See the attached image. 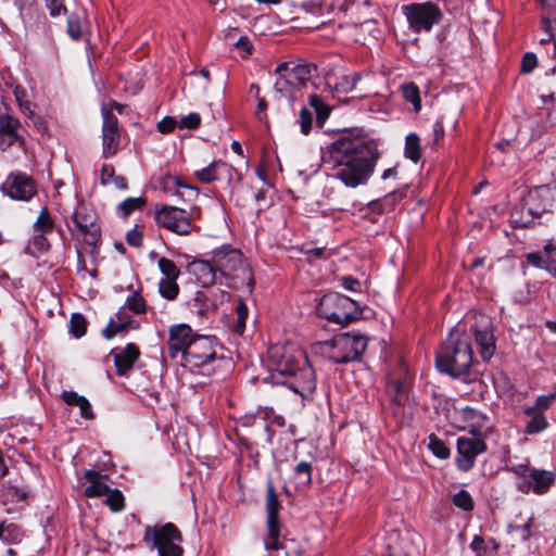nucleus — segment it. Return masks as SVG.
I'll return each mask as SVG.
<instances>
[{"label":"nucleus","mask_w":556,"mask_h":556,"mask_svg":"<svg viewBox=\"0 0 556 556\" xmlns=\"http://www.w3.org/2000/svg\"><path fill=\"white\" fill-rule=\"evenodd\" d=\"M379 157L374 140L342 137L328 148L323 156L324 166L346 187L365 184Z\"/></svg>","instance_id":"f257e3e1"},{"label":"nucleus","mask_w":556,"mask_h":556,"mask_svg":"<svg viewBox=\"0 0 556 556\" xmlns=\"http://www.w3.org/2000/svg\"><path fill=\"white\" fill-rule=\"evenodd\" d=\"M269 357L276 383L287 386L303 399L313 394L315 372L302 349L292 344L274 346L269 350Z\"/></svg>","instance_id":"f03ea898"},{"label":"nucleus","mask_w":556,"mask_h":556,"mask_svg":"<svg viewBox=\"0 0 556 556\" xmlns=\"http://www.w3.org/2000/svg\"><path fill=\"white\" fill-rule=\"evenodd\" d=\"M472 363L470 334L460 327L453 328L437 352V367L452 377H462L469 371Z\"/></svg>","instance_id":"7ed1b4c3"},{"label":"nucleus","mask_w":556,"mask_h":556,"mask_svg":"<svg viewBox=\"0 0 556 556\" xmlns=\"http://www.w3.org/2000/svg\"><path fill=\"white\" fill-rule=\"evenodd\" d=\"M367 346V339L361 333L344 332L331 340L318 342L313 346L316 354L336 364L357 361Z\"/></svg>","instance_id":"20e7f679"},{"label":"nucleus","mask_w":556,"mask_h":556,"mask_svg":"<svg viewBox=\"0 0 556 556\" xmlns=\"http://www.w3.org/2000/svg\"><path fill=\"white\" fill-rule=\"evenodd\" d=\"M555 189L551 185H542L530 190L520 207L511 214L516 226L521 228L529 227L534 218L540 217L545 212H549L553 206Z\"/></svg>","instance_id":"39448f33"},{"label":"nucleus","mask_w":556,"mask_h":556,"mask_svg":"<svg viewBox=\"0 0 556 556\" xmlns=\"http://www.w3.org/2000/svg\"><path fill=\"white\" fill-rule=\"evenodd\" d=\"M316 311L320 317L339 325H346L361 315L356 301L337 292L320 298Z\"/></svg>","instance_id":"423d86ee"},{"label":"nucleus","mask_w":556,"mask_h":556,"mask_svg":"<svg viewBox=\"0 0 556 556\" xmlns=\"http://www.w3.org/2000/svg\"><path fill=\"white\" fill-rule=\"evenodd\" d=\"M201 215V210L192 206L189 211L174 205H162L155 211V220L163 227L179 236H189L195 229L194 220Z\"/></svg>","instance_id":"0eeeda50"},{"label":"nucleus","mask_w":556,"mask_h":556,"mask_svg":"<svg viewBox=\"0 0 556 556\" xmlns=\"http://www.w3.org/2000/svg\"><path fill=\"white\" fill-rule=\"evenodd\" d=\"M275 73V91L281 97L293 99L296 91L311 78L312 67L306 63L283 62L277 66Z\"/></svg>","instance_id":"6e6552de"},{"label":"nucleus","mask_w":556,"mask_h":556,"mask_svg":"<svg viewBox=\"0 0 556 556\" xmlns=\"http://www.w3.org/2000/svg\"><path fill=\"white\" fill-rule=\"evenodd\" d=\"M143 541L150 548H156L159 556H182L181 533L173 523L147 527Z\"/></svg>","instance_id":"1a4fd4ad"},{"label":"nucleus","mask_w":556,"mask_h":556,"mask_svg":"<svg viewBox=\"0 0 556 556\" xmlns=\"http://www.w3.org/2000/svg\"><path fill=\"white\" fill-rule=\"evenodd\" d=\"M216 362L213 342L208 337L199 336L189 344L180 363L191 371L203 375L212 372V365Z\"/></svg>","instance_id":"9d476101"},{"label":"nucleus","mask_w":556,"mask_h":556,"mask_svg":"<svg viewBox=\"0 0 556 556\" xmlns=\"http://www.w3.org/2000/svg\"><path fill=\"white\" fill-rule=\"evenodd\" d=\"M213 263L218 273L231 279H245L249 277V270L239 250L222 248L213 253Z\"/></svg>","instance_id":"9b49d317"},{"label":"nucleus","mask_w":556,"mask_h":556,"mask_svg":"<svg viewBox=\"0 0 556 556\" xmlns=\"http://www.w3.org/2000/svg\"><path fill=\"white\" fill-rule=\"evenodd\" d=\"M486 451L485 441L476 437H459L457 439V456L455 463L460 471L467 472L473 468L476 457Z\"/></svg>","instance_id":"f8f14e48"},{"label":"nucleus","mask_w":556,"mask_h":556,"mask_svg":"<svg viewBox=\"0 0 556 556\" xmlns=\"http://www.w3.org/2000/svg\"><path fill=\"white\" fill-rule=\"evenodd\" d=\"M1 190L9 198L17 201H29L36 193V184L25 173H11L1 186Z\"/></svg>","instance_id":"ddd939ff"},{"label":"nucleus","mask_w":556,"mask_h":556,"mask_svg":"<svg viewBox=\"0 0 556 556\" xmlns=\"http://www.w3.org/2000/svg\"><path fill=\"white\" fill-rule=\"evenodd\" d=\"M102 147L104 157L114 156L119 147L121 132L118 128L117 118L113 115L112 110L108 108L102 109Z\"/></svg>","instance_id":"4468645a"},{"label":"nucleus","mask_w":556,"mask_h":556,"mask_svg":"<svg viewBox=\"0 0 556 556\" xmlns=\"http://www.w3.org/2000/svg\"><path fill=\"white\" fill-rule=\"evenodd\" d=\"M198 337L187 324L172 326L167 343L169 356L173 359L179 358L181 361L189 344Z\"/></svg>","instance_id":"2eb2a0df"},{"label":"nucleus","mask_w":556,"mask_h":556,"mask_svg":"<svg viewBox=\"0 0 556 556\" xmlns=\"http://www.w3.org/2000/svg\"><path fill=\"white\" fill-rule=\"evenodd\" d=\"M462 417L467 422V428L472 437L485 441V439L493 432L494 425L491 418L475 408H463Z\"/></svg>","instance_id":"dca6fc26"},{"label":"nucleus","mask_w":556,"mask_h":556,"mask_svg":"<svg viewBox=\"0 0 556 556\" xmlns=\"http://www.w3.org/2000/svg\"><path fill=\"white\" fill-rule=\"evenodd\" d=\"M73 220L78 231L84 236L85 242L94 245L100 238V227L97 224L94 213L86 207H80L74 213Z\"/></svg>","instance_id":"f3484780"},{"label":"nucleus","mask_w":556,"mask_h":556,"mask_svg":"<svg viewBox=\"0 0 556 556\" xmlns=\"http://www.w3.org/2000/svg\"><path fill=\"white\" fill-rule=\"evenodd\" d=\"M309 105L311 108H302V110L300 111L299 122L301 126V131L304 135H307L312 128L313 111H315L317 115V122L319 124H323L330 113V108L317 94H312L309 97Z\"/></svg>","instance_id":"a211bd4d"},{"label":"nucleus","mask_w":556,"mask_h":556,"mask_svg":"<svg viewBox=\"0 0 556 556\" xmlns=\"http://www.w3.org/2000/svg\"><path fill=\"white\" fill-rule=\"evenodd\" d=\"M554 481L555 476L552 471L534 468L531 470V473H529V480H525L518 484V490L523 493H528L532 490L536 494H543L547 492Z\"/></svg>","instance_id":"6ab92c4d"},{"label":"nucleus","mask_w":556,"mask_h":556,"mask_svg":"<svg viewBox=\"0 0 556 556\" xmlns=\"http://www.w3.org/2000/svg\"><path fill=\"white\" fill-rule=\"evenodd\" d=\"M268 534L264 540V545L267 551H283L285 556H292L289 551L288 541L281 538V523L278 517L267 518Z\"/></svg>","instance_id":"aec40b11"},{"label":"nucleus","mask_w":556,"mask_h":556,"mask_svg":"<svg viewBox=\"0 0 556 556\" xmlns=\"http://www.w3.org/2000/svg\"><path fill=\"white\" fill-rule=\"evenodd\" d=\"M112 354L117 375L125 376L132 368L135 362L140 355V352L137 345L128 343L124 349L114 350Z\"/></svg>","instance_id":"412c9836"},{"label":"nucleus","mask_w":556,"mask_h":556,"mask_svg":"<svg viewBox=\"0 0 556 556\" xmlns=\"http://www.w3.org/2000/svg\"><path fill=\"white\" fill-rule=\"evenodd\" d=\"M475 339L483 361H489L495 352V339L489 325L475 328Z\"/></svg>","instance_id":"4be33fe9"},{"label":"nucleus","mask_w":556,"mask_h":556,"mask_svg":"<svg viewBox=\"0 0 556 556\" xmlns=\"http://www.w3.org/2000/svg\"><path fill=\"white\" fill-rule=\"evenodd\" d=\"M84 478L89 482V485L84 491L87 497H99L109 492L110 488L102 482L103 476L100 471L88 469L84 472Z\"/></svg>","instance_id":"5701e85b"},{"label":"nucleus","mask_w":556,"mask_h":556,"mask_svg":"<svg viewBox=\"0 0 556 556\" xmlns=\"http://www.w3.org/2000/svg\"><path fill=\"white\" fill-rule=\"evenodd\" d=\"M442 18L439 7L431 2L419 3V29L430 30Z\"/></svg>","instance_id":"b1692460"},{"label":"nucleus","mask_w":556,"mask_h":556,"mask_svg":"<svg viewBox=\"0 0 556 556\" xmlns=\"http://www.w3.org/2000/svg\"><path fill=\"white\" fill-rule=\"evenodd\" d=\"M163 186L166 190H170L173 188H182L184 191H177L176 194L186 201H192L197 199L199 194V189L195 186L186 184L176 176L164 177Z\"/></svg>","instance_id":"393cba45"},{"label":"nucleus","mask_w":556,"mask_h":556,"mask_svg":"<svg viewBox=\"0 0 556 556\" xmlns=\"http://www.w3.org/2000/svg\"><path fill=\"white\" fill-rule=\"evenodd\" d=\"M193 271L203 285H212L216 280V269L213 258L211 261H199L192 264Z\"/></svg>","instance_id":"a878e982"},{"label":"nucleus","mask_w":556,"mask_h":556,"mask_svg":"<svg viewBox=\"0 0 556 556\" xmlns=\"http://www.w3.org/2000/svg\"><path fill=\"white\" fill-rule=\"evenodd\" d=\"M361 75L355 73L353 75H341L340 77H328L327 84L339 93H348L355 88L356 83L359 80Z\"/></svg>","instance_id":"bb28decb"},{"label":"nucleus","mask_w":556,"mask_h":556,"mask_svg":"<svg viewBox=\"0 0 556 556\" xmlns=\"http://www.w3.org/2000/svg\"><path fill=\"white\" fill-rule=\"evenodd\" d=\"M220 169L230 170V167L227 166L225 163L222 162H212L208 166L195 170L194 176L197 179L204 184H210L212 181H215L219 178V172Z\"/></svg>","instance_id":"cd10ccee"},{"label":"nucleus","mask_w":556,"mask_h":556,"mask_svg":"<svg viewBox=\"0 0 556 556\" xmlns=\"http://www.w3.org/2000/svg\"><path fill=\"white\" fill-rule=\"evenodd\" d=\"M34 227H35V231L39 233V236L36 238V241L40 245H42L45 242L43 235L52 231V228H53V222H52L47 208L41 210Z\"/></svg>","instance_id":"c85d7f7f"},{"label":"nucleus","mask_w":556,"mask_h":556,"mask_svg":"<svg viewBox=\"0 0 556 556\" xmlns=\"http://www.w3.org/2000/svg\"><path fill=\"white\" fill-rule=\"evenodd\" d=\"M22 540L20 528L13 523L0 526V541L3 543H17Z\"/></svg>","instance_id":"c756f323"},{"label":"nucleus","mask_w":556,"mask_h":556,"mask_svg":"<svg viewBox=\"0 0 556 556\" xmlns=\"http://www.w3.org/2000/svg\"><path fill=\"white\" fill-rule=\"evenodd\" d=\"M529 416H531V419L528 421L527 427H526L527 433L534 434V433L542 432L548 426V422L542 413L534 412L533 414H530Z\"/></svg>","instance_id":"7c9ffc66"},{"label":"nucleus","mask_w":556,"mask_h":556,"mask_svg":"<svg viewBox=\"0 0 556 556\" xmlns=\"http://www.w3.org/2000/svg\"><path fill=\"white\" fill-rule=\"evenodd\" d=\"M159 291L166 300H174L178 295L179 287L176 279H161L159 282Z\"/></svg>","instance_id":"2f4dec72"},{"label":"nucleus","mask_w":556,"mask_h":556,"mask_svg":"<svg viewBox=\"0 0 556 556\" xmlns=\"http://www.w3.org/2000/svg\"><path fill=\"white\" fill-rule=\"evenodd\" d=\"M452 502L457 508H460L464 511H471L473 509V500L466 490H459L455 493Z\"/></svg>","instance_id":"473e14b6"},{"label":"nucleus","mask_w":556,"mask_h":556,"mask_svg":"<svg viewBox=\"0 0 556 556\" xmlns=\"http://www.w3.org/2000/svg\"><path fill=\"white\" fill-rule=\"evenodd\" d=\"M13 93L23 113L28 116L33 115L34 112L26 89L22 86H15Z\"/></svg>","instance_id":"72a5a7b5"},{"label":"nucleus","mask_w":556,"mask_h":556,"mask_svg":"<svg viewBox=\"0 0 556 556\" xmlns=\"http://www.w3.org/2000/svg\"><path fill=\"white\" fill-rule=\"evenodd\" d=\"M428 447L433 455L441 459H446L450 456V448L434 434L429 437Z\"/></svg>","instance_id":"f704fd0d"},{"label":"nucleus","mask_w":556,"mask_h":556,"mask_svg":"<svg viewBox=\"0 0 556 556\" xmlns=\"http://www.w3.org/2000/svg\"><path fill=\"white\" fill-rule=\"evenodd\" d=\"M87 321L81 314L75 313L70 320V332L75 338H80L86 333Z\"/></svg>","instance_id":"c9c22d12"},{"label":"nucleus","mask_w":556,"mask_h":556,"mask_svg":"<svg viewBox=\"0 0 556 556\" xmlns=\"http://www.w3.org/2000/svg\"><path fill=\"white\" fill-rule=\"evenodd\" d=\"M556 399V393L545 394L538 396L535 405L525 409L526 415L533 414L534 412L542 413L543 410L551 407Z\"/></svg>","instance_id":"e433bc0d"},{"label":"nucleus","mask_w":556,"mask_h":556,"mask_svg":"<svg viewBox=\"0 0 556 556\" xmlns=\"http://www.w3.org/2000/svg\"><path fill=\"white\" fill-rule=\"evenodd\" d=\"M161 273L165 276L164 279H177L179 276V269L175 263L166 257H161L157 262Z\"/></svg>","instance_id":"4c0bfd02"},{"label":"nucleus","mask_w":556,"mask_h":556,"mask_svg":"<svg viewBox=\"0 0 556 556\" xmlns=\"http://www.w3.org/2000/svg\"><path fill=\"white\" fill-rule=\"evenodd\" d=\"M279 508H280V505H279L278 498H277V495L275 493V489L273 485H268L267 495H266L267 518L278 517Z\"/></svg>","instance_id":"58836bf2"},{"label":"nucleus","mask_w":556,"mask_h":556,"mask_svg":"<svg viewBox=\"0 0 556 556\" xmlns=\"http://www.w3.org/2000/svg\"><path fill=\"white\" fill-rule=\"evenodd\" d=\"M105 495V503L113 511H121L124 508V495L119 490L109 489V492Z\"/></svg>","instance_id":"ea45409f"},{"label":"nucleus","mask_w":556,"mask_h":556,"mask_svg":"<svg viewBox=\"0 0 556 556\" xmlns=\"http://www.w3.org/2000/svg\"><path fill=\"white\" fill-rule=\"evenodd\" d=\"M294 472L296 476V479L300 484L307 485L311 483L312 480V466L307 462H300L295 468Z\"/></svg>","instance_id":"a19ab883"},{"label":"nucleus","mask_w":556,"mask_h":556,"mask_svg":"<svg viewBox=\"0 0 556 556\" xmlns=\"http://www.w3.org/2000/svg\"><path fill=\"white\" fill-rule=\"evenodd\" d=\"M526 258L528 264L545 270L553 257L547 253L531 252L527 254Z\"/></svg>","instance_id":"79ce46f5"},{"label":"nucleus","mask_w":556,"mask_h":556,"mask_svg":"<svg viewBox=\"0 0 556 556\" xmlns=\"http://www.w3.org/2000/svg\"><path fill=\"white\" fill-rule=\"evenodd\" d=\"M248 306L243 301L240 300L236 307L237 320L235 324V331L239 334H242L245 329V320L248 318Z\"/></svg>","instance_id":"37998d69"},{"label":"nucleus","mask_w":556,"mask_h":556,"mask_svg":"<svg viewBox=\"0 0 556 556\" xmlns=\"http://www.w3.org/2000/svg\"><path fill=\"white\" fill-rule=\"evenodd\" d=\"M127 307L135 314H143L147 311L144 299L138 292H135L126 301Z\"/></svg>","instance_id":"c03bdc74"},{"label":"nucleus","mask_w":556,"mask_h":556,"mask_svg":"<svg viewBox=\"0 0 556 556\" xmlns=\"http://www.w3.org/2000/svg\"><path fill=\"white\" fill-rule=\"evenodd\" d=\"M206 295L202 291L195 292L191 302H189V306L192 309H195L198 315H204L208 309V304L206 303Z\"/></svg>","instance_id":"a18cd8bd"},{"label":"nucleus","mask_w":556,"mask_h":556,"mask_svg":"<svg viewBox=\"0 0 556 556\" xmlns=\"http://www.w3.org/2000/svg\"><path fill=\"white\" fill-rule=\"evenodd\" d=\"M405 156L414 163L417 162V135L415 132H410L406 136Z\"/></svg>","instance_id":"49530a36"},{"label":"nucleus","mask_w":556,"mask_h":556,"mask_svg":"<svg viewBox=\"0 0 556 556\" xmlns=\"http://www.w3.org/2000/svg\"><path fill=\"white\" fill-rule=\"evenodd\" d=\"M144 203L142 198H127L119 204V210L124 216L131 214L135 210L141 207Z\"/></svg>","instance_id":"de8ad7c7"},{"label":"nucleus","mask_w":556,"mask_h":556,"mask_svg":"<svg viewBox=\"0 0 556 556\" xmlns=\"http://www.w3.org/2000/svg\"><path fill=\"white\" fill-rule=\"evenodd\" d=\"M128 327L127 321L111 320L109 325L102 330V334L106 339H112L118 332L126 330Z\"/></svg>","instance_id":"09e8293b"},{"label":"nucleus","mask_w":556,"mask_h":556,"mask_svg":"<svg viewBox=\"0 0 556 556\" xmlns=\"http://www.w3.org/2000/svg\"><path fill=\"white\" fill-rule=\"evenodd\" d=\"M403 98L409 101L414 110L417 111V86L414 83H407L401 87Z\"/></svg>","instance_id":"8fccbe9b"},{"label":"nucleus","mask_w":556,"mask_h":556,"mask_svg":"<svg viewBox=\"0 0 556 556\" xmlns=\"http://www.w3.org/2000/svg\"><path fill=\"white\" fill-rule=\"evenodd\" d=\"M20 122L11 115H0V130L16 134Z\"/></svg>","instance_id":"3c124183"},{"label":"nucleus","mask_w":556,"mask_h":556,"mask_svg":"<svg viewBox=\"0 0 556 556\" xmlns=\"http://www.w3.org/2000/svg\"><path fill=\"white\" fill-rule=\"evenodd\" d=\"M201 123V117L198 113H190L178 121V127L181 129H195Z\"/></svg>","instance_id":"603ef678"},{"label":"nucleus","mask_w":556,"mask_h":556,"mask_svg":"<svg viewBox=\"0 0 556 556\" xmlns=\"http://www.w3.org/2000/svg\"><path fill=\"white\" fill-rule=\"evenodd\" d=\"M67 33L73 39H78L81 36V26L78 16L70 15L67 17Z\"/></svg>","instance_id":"864d4df0"},{"label":"nucleus","mask_w":556,"mask_h":556,"mask_svg":"<svg viewBox=\"0 0 556 556\" xmlns=\"http://www.w3.org/2000/svg\"><path fill=\"white\" fill-rule=\"evenodd\" d=\"M403 13L413 30H417V3H410L402 8Z\"/></svg>","instance_id":"5fc2aeb1"},{"label":"nucleus","mask_w":556,"mask_h":556,"mask_svg":"<svg viewBox=\"0 0 556 556\" xmlns=\"http://www.w3.org/2000/svg\"><path fill=\"white\" fill-rule=\"evenodd\" d=\"M531 468L528 464H518L514 466L506 467V470L513 472L517 477L521 478L522 481L529 480V473H531Z\"/></svg>","instance_id":"6e6d98bb"},{"label":"nucleus","mask_w":556,"mask_h":556,"mask_svg":"<svg viewBox=\"0 0 556 556\" xmlns=\"http://www.w3.org/2000/svg\"><path fill=\"white\" fill-rule=\"evenodd\" d=\"M538 65V59L534 53L528 52L521 60V72L523 74L531 73Z\"/></svg>","instance_id":"4d7b16f0"},{"label":"nucleus","mask_w":556,"mask_h":556,"mask_svg":"<svg viewBox=\"0 0 556 556\" xmlns=\"http://www.w3.org/2000/svg\"><path fill=\"white\" fill-rule=\"evenodd\" d=\"M115 177V169L110 164H104L101 167L100 181L103 186L111 185L112 179Z\"/></svg>","instance_id":"13d9d810"},{"label":"nucleus","mask_w":556,"mask_h":556,"mask_svg":"<svg viewBox=\"0 0 556 556\" xmlns=\"http://www.w3.org/2000/svg\"><path fill=\"white\" fill-rule=\"evenodd\" d=\"M176 126H178V121L169 116L164 117L157 123V129L162 134H168L173 131Z\"/></svg>","instance_id":"bf43d9fd"},{"label":"nucleus","mask_w":556,"mask_h":556,"mask_svg":"<svg viewBox=\"0 0 556 556\" xmlns=\"http://www.w3.org/2000/svg\"><path fill=\"white\" fill-rule=\"evenodd\" d=\"M45 2L52 16H59L65 12V7L62 0H45Z\"/></svg>","instance_id":"052dcab7"},{"label":"nucleus","mask_w":556,"mask_h":556,"mask_svg":"<svg viewBox=\"0 0 556 556\" xmlns=\"http://www.w3.org/2000/svg\"><path fill=\"white\" fill-rule=\"evenodd\" d=\"M142 232L136 227L127 232L126 240L128 244L138 248L142 244Z\"/></svg>","instance_id":"680f3d73"},{"label":"nucleus","mask_w":556,"mask_h":556,"mask_svg":"<svg viewBox=\"0 0 556 556\" xmlns=\"http://www.w3.org/2000/svg\"><path fill=\"white\" fill-rule=\"evenodd\" d=\"M432 140H431V144L432 146H439L440 144V141L443 139V136H444V127H443V124L441 122H435L433 125H432Z\"/></svg>","instance_id":"e2e57ef3"},{"label":"nucleus","mask_w":556,"mask_h":556,"mask_svg":"<svg viewBox=\"0 0 556 556\" xmlns=\"http://www.w3.org/2000/svg\"><path fill=\"white\" fill-rule=\"evenodd\" d=\"M62 400L71 406H78V403L81 401L84 396L79 395L74 391H64L61 394Z\"/></svg>","instance_id":"0e129e2a"},{"label":"nucleus","mask_w":556,"mask_h":556,"mask_svg":"<svg viewBox=\"0 0 556 556\" xmlns=\"http://www.w3.org/2000/svg\"><path fill=\"white\" fill-rule=\"evenodd\" d=\"M77 407H79L80 415H81L83 418H85V419H92L94 417L92 408H91V404L89 403V401L85 396L78 403Z\"/></svg>","instance_id":"69168bd1"},{"label":"nucleus","mask_w":556,"mask_h":556,"mask_svg":"<svg viewBox=\"0 0 556 556\" xmlns=\"http://www.w3.org/2000/svg\"><path fill=\"white\" fill-rule=\"evenodd\" d=\"M17 139L16 134L0 130V148L7 149Z\"/></svg>","instance_id":"338daca9"},{"label":"nucleus","mask_w":556,"mask_h":556,"mask_svg":"<svg viewBox=\"0 0 556 556\" xmlns=\"http://www.w3.org/2000/svg\"><path fill=\"white\" fill-rule=\"evenodd\" d=\"M342 281V287L345 289V290H349V291H358L359 288H361V282L351 277V276H345L341 279Z\"/></svg>","instance_id":"774afa93"}]
</instances>
